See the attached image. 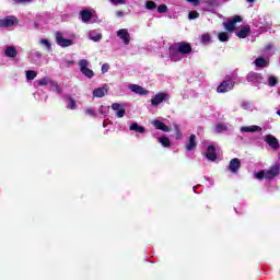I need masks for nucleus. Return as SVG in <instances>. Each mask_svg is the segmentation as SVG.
<instances>
[{
  "label": "nucleus",
  "instance_id": "nucleus-1",
  "mask_svg": "<svg viewBox=\"0 0 280 280\" xmlns=\"http://www.w3.org/2000/svg\"><path fill=\"white\" fill-rule=\"evenodd\" d=\"M191 54V44L180 42L175 43L170 47V58L173 62L183 60V56Z\"/></svg>",
  "mask_w": 280,
  "mask_h": 280
},
{
  "label": "nucleus",
  "instance_id": "nucleus-2",
  "mask_svg": "<svg viewBox=\"0 0 280 280\" xmlns=\"http://www.w3.org/2000/svg\"><path fill=\"white\" fill-rule=\"evenodd\" d=\"M279 174H280V167L279 165L276 164L267 171L262 170V171H259L258 173H255L254 177L257 178L258 180H264V178H266V180H270L276 176H279Z\"/></svg>",
  "mask_w": 280,
  "mask_h": 280
},
{
  "label": "nucleus",
  "instance_id": "nucleus-3",
  "mask_svg": "<svg viewBox=\"0 0 280 280\" xmlns=\"http://www.w3.org/2000/svg\"><path fill=\"white\" fill-rule=\"evenodd\" d=\"M35 84L36 86H50V91H55L56 93L62 92V89H60V85L55 81H51L49 77L35 81Z\"/></svg>",
  "mask_w": 280,
  "mask_h": 280
},
{
  "label": "nucleus",
  "instance_id": "nucleus-4",
  "mask_svg": "<svg viewBox=\"0 0 280 280\" xmlns=\"http://www.w3.org/2000/svg\"><path fill=\"white\" fill-rule=\"evenodd\" d=\"M90 67H91V62L89 60L81 59L79 61V69L81 73L85 75V78H89V80H91L95 75V72H93V70H91Z\"/></svg>",
  "mask_w": 280,
  "mask_h": 280
},
{
  "label": "nucleus",
  "instance_id": "nucleus-5",
  "mask_svg": "<svg viewBox=\"0 0 280 280\" xmlns=\"http://www.w3.org/2000/svg\"><path fill=\"white\" fill-rule=\"evenodd\" d=\"M254 25L255 27H259L260 32H266L268 27L272 25V22L270 21V18L268 15H264L254 20Z\"/></svg>",
  "mask_w": 280,
  "mask_h": 280
},
{
  "label": "nucleus",
  "instance_id": "nucleus-6",
  "mask_svg": "<svg viewBox=\"0 0 280 280\" xmlns=\"http://www.w3.org/2000/svg\"><path fill=\"white\" fill-rule=\"evenodd\" d=\"M233 86H235V83L231 77H226L225 80L218 86L217 91L219 93H229V91H232Z\"/></svg>",
  "mask_w": 280,
  "mask_h": 280
},
{
  "label": "nucleus",
  "instance_id": "nucleus-7",
  "mask_svg": "<svg viewBox=\"0 0 280 280\" xmlns=\"http://www.w3.org/2000/svg\"><path fill=\"white\" fill-rule=\"evenodd\" d=\"M56 43L59 45V47H71L73 45V39H67L65 38V35H62L61 32L56 33Z\"/></svg>",
  "mask_w": 280,
  "mask_h": 280
},
{
  "label": "nucleus",
  "instance_id": "nucleus-8",
  "mask_svg": "<svg viewBox=\"0 0 280 280\" xmlns=\"http://www.w3.org/2000/svg\"><path fill=\"white\" fill-rule=\"evenodd\" d=\"M242 23V16L235 15L232 20L224 22L223 26L226 32H235V25Z\"/></svg>",
  "mask_w": 280,
  "mask_h": 280
},
{
  "label": "nucleus",
  "instance_id": "nucleus-9",
  "mask_svg": "<svg viewBox=\"0 0 280 280\" xmlns=\"http://www.w3.org/2000/svg\"><path fill=\"white\" fill-rule=\"evenodd\" d=\"M247 82H252V84H255V86L259 84H264V77L257 72H249L246 77Z\"/></svg>",
  "mask_w": 280,
  "mask_h": 280
},
{
  "label": "nucleus",
  "instance_id": "nucleus-10",
  "mask_svg": "<svg viewBox=\"0 0 280 280\" xmlns=\"http://www.w3.org/2000/svg\"><path fill=\"white\" fill-rule=\"evenodd\" d=\"M165 100H170V94L167 93H159L151 100L152 106H159V104H162L165 102Z\"/></svg>",
  "mask_w": 280,
  "mask_h": 280
},
{
  "label": "nucleus",
  "instance_id": "nucleus-11",
  "mask_svg": "<svg viewBox=\"0 0 280 280\" xmlns=\"http://www.w3.org/2000/svg\"><path fill=\"white\" fill-rule=\"evenodd\" d=\"M116 35L122 40L124 45H130V33L128 30L121 28L117 31Z\"/></svg>",
  "mask_w": 280,
  "mask_h": 280
},
{
  "label": "nucleus",
  "instance_id": "nucleus-12",
  "mask_svg": "<svg viewBox=\"0 0 280 280\" xmlns=\"http://www.w3.org/2000/svg\"><path fill=\"white\" fill-rule=\"evenodd\" d=\"M240 167H242V161H240V159L234 158L230 161L229 170L232 174H237Z\"/></svg>",
  "mask_w": 280,
  "mask_h": 280
},
{
  "label": "nucleus",
  "instance_id": "nucleus-13",
  "mask_svg": "<svg viewBox=\"0 0 280 280\" xmlns=\"http://www.w3.org/2000/svg\"><path fill=\"white\" fill-rule=\"evenodd\" d=\"M128 89L131 93H136V95H148V90L139 84H129Z\"/></svg>",
  "mask_w": 280,
  "mask_h": 280
},
{
  "label": "nucleus",
  "instance_id": "nucleus-14",
  "mask_svg": "<svg viewBox=\"0 0 280 280\" xmlns=\"http://www.w3.org/2000/svg\"><path fill=\"white\" fill-rule=\"evenodd\" d=\"M88 37L90 40H93V43H100V40H102V32L97 30L89 31Z\"/></svg>",
  "mask_w": 280,
  "mask_h": 280
},
{
  "label": "nucleus",
  "instance_id": "nucleus-15",
  "mask_svg": "<svg viewBox=\"0 0 280 280\" xmlns=\"http://www.w3.org/2000/svg\"><path fill=\"white\" fill-rule=\"evenodd\" d=\"M266 143L272 148V150H279V140L275 138L272 135H267L265 137Z\"/></svg>",
  "mask_w": 280,
  "mask_h": 280
},
{
  "label": "nucleus",
  "instance_id": "nucleus-16",
  "mask_svg": "<svg viewBox=\"0 0 280 280\" xmlns=\"http://www.w3.org/2000/svg\"><path fill=\"white\" fill-rule=\"evenodd\" d=\"M112 108L116 112V117H118V119H121V117L126 115V108L119 103L112 104Z\"/></svg>",
  "mask_w": 280,
  "mask_h": 280
},
{
  "label": "nucleus",
  "instance_id": "nucleus-17",
  "mask_svg": "<svg viewBox=\"0 0 280 280\" xmlns=\"http://www.w3.org/2000/svg\"><path fill=\"white\" fill-rule=\"evenodd\" d=\"M81 21H83V23H95V20H93V13L89 10L81 11Z\"/></svg>",
  "mask_w": 280,
  "mask_h": 280
},
{
  "label": "nucleus",
  "instance_id": "nucleus-18",
  "mask_svg": "<svg viewBox=\"0 0 280 280\" xmlns=\"http://www.w3.org/2000/svg\"><path fill=\"white\" fill-rule=\"evenodd\" d=\"M16 23V18L8 16L3 20H0V27H12Z\"/></svg>",
  "mask_w": 280,
  "mask_h": 280
},
{
  "label": "nucleus",
  "instance_id": "nucleus-19",
  "mask_svg": "<svg viewBox=\"0 0 280 280\" xmlns=\"http://www.w3.org/2000/svg\"><path fill=\"white\" fill-rule=\"evenodd\" d=\"M152 126H154V128H156V130H162V132H170L172 129H170V127H167L165 124H163V121L161 120H152Z\"/></svg>",
  "mask_w": 280,
  "mask_h": 280
},
{
  "label": "nucleus",
  "instance_id": "nucleus-20",
  "mask_svg": "<svg viewBox=\"0 0 280 280\" xmlns=\"http://www.w3.org/2000/svg\"><path fill=\"white\" fill-rule=\"evenodd\" d=\"M206 156L208 161H215L218 159V154L215 153V147L210 144L207 149Z\"/></svg>",
  "mask_w": 280,
  "mask_h": 280
},
{
  "label": "nucleus",
  "instance_id": "nucleus-21",
  "mask_svg": "<svg viewBox=\"0 0 280 280\" xmlns=\"http://www.w3.org/2000/svg\"><path fill=\"white\" fill-rule=\"evenodd\" d=\"M4 56H7V58H16V56H19V50H16V47L14 46H8L4 49Z\"/></svg>",
  "mask_w": 280,
  "mask_h": 280
},
{
  "label": "nucleus",
  "instance_id": "nucleus-22",
  "mask_svg": "<svg viewBox=\"0 0 280 280\" xmlns=\"http://www.w3.org/2000/svg\"><path fill=\"white\" fill-rule=\"evenodd\" d=\"M108 93V88L102 86L93 90L92 95L93 97H104Z\"/></svg>",
  "mask_w": 280,
  "mask_h": 280
},
{
  "label": "nucleus",
  "instance_id": "nucleus-23",
  "mask_svg": "<svg viewBox=\"0 0 280 280\" xmlns=\"http://www.w3.org/2000/svg\"><path fill=\"white\" fill-rule=\"evenodd\" d=\"M42 58H43V54L38 50H32L28 55V59L33 61L34 65H36V62H38V60H40Z\"/></svg>",
  "mask_w": 280,
  "mask_h": 280
},
{
  "label": "nucleus",
  "instance_id": "nucleus-24",
  "mask_svg": "<svg viewBox=\"0 0 280 280\" xmlns=\"http://www.w3.org/2000/svg\"><path fill=\"white\" fill-rule=\"evenodd\" d=\"M196 135H191L188 139V142L186 143V150L187 152H191L194 151V149L196 148Z\"/></svg>",
  "mask_w": 280,
  "mask_h": 280
},
{
  "label": "nucleus",
  "instance_id": "nucleus-25",
  "mask_svg": "<svg viewBox=\"0 0 280 280\" xmlns=\"http://www.w3.org/2000/svg\"><path fill=\"white\" fill-rule=\"evenodd\" d=\"M241 132H261V127L257 125L241 127Z\"/></svg>",
  "mask_w": 280,
  "mask_h": 280
},
{
  "label": "nucleus",
  "instance_id": "nucleus-26",
  "mask_svg": "<svg viewBox=\"0 0 280 280\" xmlns=\"http://www.w3.org/2000/svg\"><path fill=\"white\" fill-rule=\"evenodd\" d=\"M250 35V26H243L240 32L236 33L238 38H246Z\"/></svg>",
  "mask_w": 280,
  "mask_h": 280
},
{
  "label": "nucleus",
  "instance_id": "nucleus-27",
  "mask_svg": "<svg viewBox=\"0 0 280 280\" xmlns=\"http://www.w3.org/2000/svg\"><path fill=\"white\" fill-rule=\"evenodd\" d=\"M67 108H68L69 110H77V108H78V102L75 101V98H73V97H71V96H69V97L67 98Z\"/></svg>",
  "mask_w": 280,
  "mask_h": 280
},
{
  "label": "nucleus",
  "instance_id": "nucleus-28",
  "mask_svg": "<svg viewBox=\"0 0 280 280\" xmlns=\"http://www.w3.org/2000/svg\"><path fill=\"white\" fill-rule=\"evenodd\" d=\"M129 130L133 132H139L140 135H143L145 132V128L143 126H139L137 122H132L129 127Z\"/></svg>",
  "mask_w": 280,
  "mask_h": 280
},
{
  "label": "nucleus",
  "instance_id": "nucleus-29",
  "mask_svg": "<svg viewBox=\"0 0 280 280\" xmlns=\"http://www.w3.org/2000/svg\"><path fill=\"white\" fill-rule=\"evenodd\" d=\"M255 67H258L259 69H264V67H268V60L259 57L254 61Z\"/></svg>",
  "mask_w": 280,
  "mask_h": 280
},
{
  "label": "nucleus",
  "instance_id": "nucleus-30",
  "mask_svg": "<svg viewBox=\"0 0 280 280\" xmlns=\"http://www.w3.org/2000/svg\"><path fill=\"white\" fill-rule=\"evenodd\" d=\"M277 77L275 75H267V81H264L262 84H267V86H277Z\"/></svg>",
  "mask_w": 280,
  "mask_h": 280
},
{
  "label": "nucleus",
  "instance_id": "nucleus-31",
  "mask_svg": "<svg viewBox=\"0 0 280 280\" xmlns=\"http://www.w3.org/2000/svg\"><path fill=\"white\" fill-rule=\"evenodd\" d=\"M215 132L220 133V132H226V130H229V125L224 124V122H219L215 127H214Z\"/></svg>",
  "mask_w": 280,
  "mask_h": 280
},
{
  "label": "nucleus",
  "instance_id": "nucleus-32",
  "mask_svg": "<svg viewBox=\"0 0 280 280\" xmlns=\"http://www.w3.org/2000/svg\"><path fill=\"white\" fill-rule=\"evenodd\" d=\"M243 110H249V113H253V110H256L255 105L250 102H243L241 104Z\"/></svg>",
  "mask_w": 280,
  "mask_h": 280
},
{
  "label": "nucleus",
  "instance_id": "nucleus-33",
  "mask_svg": "<svg viewBox=\"0 0 280 280\" xmlns=\"http://www.w3.org/2000/svg\"><path fill=\"white\" fill-rule=\"evenodd\" d=\"M158 141L159 143H161V145H163V148H170L172 145V142L167 137H160L158 138Z\"/></svg>",
  "mask_w": 280,
  "mask_h": 280
},
{
  "label": "nucleus",
  "instance_id": "nucleus-34",
  "mask_svg": "<svg viewBox=\"0 0 280 280\" xmlns=\"http://www.w3.org/2000/svg\"><path fill=\"white\" fill-rule=\"evenodd\" d=\"M218 38L221 43H226L229 42L230 36H229V33L222 32V33H219Z\"/></svg>",
  "mask_w": 280,
  "mask_h": 280
},
{
  "label": "nucleus",
  "instance_id": "nucleus-35",
  "mask_svg": "<svg viewBox=\"0 0 280 280\" xmlns=\"http://www.w3.org/2000/svg\"><path fill=\"white\" fill-rule=\"evenodd\" d=\"M201 43L203 45H209V43H211V35H209V33L201 35Z\"/></svg>",
  "mask_w": 280,
  "mask_h": 280
},
{
  "label": "nucleus",
  "instance_id": "nucleus-36",
  "mask_svg": "<svg viewBox=\"0 0 280 280\" xmlns=\"http://www.w3.org/2000/svg\"><path fill=\"white\" fill-rule=\"evenodd\" d=\"M39 44L45 46L47 51H51V42L49 39H39Z\"/></svg>",
  "mask_w": 280,
  "mask_h": 280
},
{
  "label": "nucleus",
  "instance_id": "nucleus-37",
  "mask_svg": "<svg viewBox=\"0 0 280 280\" xmlns=\"http://www.w3.org/2000/svg\"><path fill=\"white\" fill-rule=\"evenodd\" d=\"M144 8L147 10H156V2H154V1H145L144 2Z\"/></svg>",
  "mask_w": 280,
  "mask_h": 280
},
{
  "label": "nucleus",
  "instance_id": "nucleus-38",
  "mask_svg": "<svg viewBox=\"0 0 280 280\" xmlns=\"http://www.w3.org/2000/svg\"><path fill=\"white\" fill-rule=\"evenodd\" d=\"M84 113L89 117H97V112H95V109H93L91 107L85 108Z\"/></svg>",
  "mask_w": 280,
  "mask_h": 280
},
{
  "label": "nucleus",
  "instance_id": "nucleus-39",
  "mask_svg": "<svg viewBox=\"0 0 280 280\" xmlns=\"http://www.w3.org/2000/svg\"><path fill=\"white\" fill-rule=\"evenodd\" d=\"M36 71L34 70H27L26 71V80H34L36 78Z\"/></svg>",
  "mask_w": 280,
  "mask_h": 280
},
{
  "label": "nucleus",
  "instance_id": "nucleus-40",
  "mask_svg": "<svg viewBox=\"0 0 280 280\" xmlns=\"http://www.w3.org/2000/svg\"><path fill=\"white\" fill-rule=\"evenodd\" d=\"M198 16H200V13H198L197 11H190V12L188 13V19H189L190 21H194V19H198Z\"/></svg>",
  "mask_w": 280,
  "mask_h": 280
},
{
  "label": "nucleus",
  "instance_id": "nucleus-41",
  "mask_svg": "<svg viewBox=\"0 0 280 280\" xmlns=\"http://www.w3.org/2000/svg\"><path fill=\"white\" fill-rule=\"evenodd\" d=\"M158 12H159V14H166V12H167V7H166L165 4H160V5L158 7Z\"/></svg>",
  "mask_w": 280,
  "mask_h": 280
},
{
  "label": "nucleus",
  "instance_id": "nucleus-42",
  "mask_svg": "<svg viewBox=\"0 0 280 280\" xmlns=\"http://www.w3.org/2000/svg\"><path fill=\"white\" fill-rule=\"evenodd\" d=\"M175 132H176V137L175 139H183V133L180 132V128L178 127V125H175Z\"/></svg>",
  "mask_w": 280,
  "mask_h": 280
},
{
  "label": "nucleus",
  "instance_id": "nucleus-43",
  "mask_svg": "<svg viewBox=\"0 0 280 280\" xmlns=\"http://www.w3.org/2000/svg\"><path fill=\"white\" fill-rule=\"evenodd\" d=\"M114 5H126L127 0H109Z\"/></svg>",
  "mask_w": 280,
  "mask_h": 280
},
{
  "label": "nucleus",
  "instance_id": "nucleus-44",
  "mask_svg": "<svg viewBox=\"0 0 280 280\" xmlns=\"http://www.w3.org/2000/svg\"><path fill=\"white\" fill-rule=\"evenodd\" d=\"M98 113H100V115H108V107L102 105V106L98 108Z\"/></svg>",
  "mask_w": 280,
  "mask_h": 280
},
{
  "label": "nucleus",
  "instance_id": "nucleus-45",
  "mask_svg": "<svg viewBox=\"0 0 280 280\" xmlns=\"http://www.w3.org/2000/svg\"><path fill=\"white\" fill-rule=\"evenodd\" d=\"M15 3H32L33 0H12Z\"/></svg>",
  "mask_w": 280,
  "mask_h": 280
},
{
  "label": "nucleus",
  "instance_id": "nucleus-46",
  "mask_svg": "<svg viewBox=\"0 0 280 280\" xmlns=\"http://www.w3.org/2000/svg\"><path fill=\"white\" fill-rule=\"evenodd\" d=\"M188 3H192V5H200V0H186Z\"/></svg>",
  "mask_w": 280,
  "mask_h": 280
},
{
  "label": "nucleus",
  "instance_id": "nucleus-47",
  "mask_svg": "<svg viewBox=\"0 0 280 280\" xmlns=\"http://www.w3.org/2000/svg\"><path fill=\"white\" fill-rule=\"evenodd\" d=\"M108 69H109L108 63H104V65L102 66V72H103V73H106V72L108 71Z\"/></svg>",
  "mask_w": 280,
  "mask_h": 280
},
{
  "label": "nucleus",
  "instance_id": "nucleus-48",
  "mask_svg": "<svg viewBox=\"0 0 280 280\" xmlns=\"http://www.w3.org/2000/svg\"><path fill=\"white\" fill-rule=\"evenodd\" d=\"M116 16H124V12L117 11V12H116Z\"/></svg>",
  "mask_w": 280,
  "mask_h": 280
},
{
  "label": "nucleus",
  "instance_id": "nucleus-49",
  "mask_svg": "<svg viewBox=\"0 0 280 280\" xmlns=\"http://www.w3.org/2000/svg\"><path fill=\"white\" fill-rule=\"evenodd\" d=\"M248 3H255V0H247Z\"/></svg>",
  "mask_w": 280,
  "mask_h": 280
},
{
  "label": "nucleus",
  "instance_id": "nucleus-50",
  "mask_svg": "<svg viewBox=\"0 0 280 280\" xmlns=\"http://www.w3.org/2000/svg\"><path fill=\"white\" fill-rule=\"evenodd\" d=\"M103 128H106V121L103 122Z\"/></svg>",
  "mask_w": 280,
  "mask_h": 280
},
{
  "label": "nucleus",
  "instance_id": "nucleus-51",
  "mask_svg": "<svg viewBox=\"0 0 280 280\" xmlns=\"http://www.w3.org/2000/svg\"><path fill=\"white\" fill-rule=\"evenodd\" d=\"M194 191H196V187H194Z\"/></svg>",
  "mask_w": 280,
  "mask_h": 280
}]
</instances>
